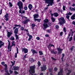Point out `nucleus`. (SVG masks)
I'll use <instances>...</instances> for the list:
<instances>
[{
  "instance_id": "nucleus-1",
  "label": "nucleus",
  "mask_w": 75,
  "mask_h": 75,
  "mask_svg": "<svg viewBox=\"0 0 75 75\" xmlns=\"http://www.w3.org/2000/svg\"><path fill=\"white\" fill-rule=\"evenodd\" d=\"M19 9L18 12L19 14H25V11L23 10L22 11V10L23 9V3L21 1H19L17 4Z\"/></svg>"
},
{
  "instance_id": "nucleus-2",
  "label": "nucleus",
  "mask_w": 75,
  "mask_h": 75,
  "mask_svg": "<svg viewBox=\"0 0 75 75\" xmlns=\"http://www.w3.org/2000/svg\"><path fill=\"white\" fill-rule=\"evenodd\" d=\"M30 69L29 70V71L30 75H34L32 74L35 73V65L32 66L30 67Z\"/></svg>"
},
{
  "instance_id": "nucleus-3",
  "label": "nucleus",
  "mask_w": 75,
  "mask_h": 75,
  "mask_svg": "<svg viewBox=\"0 0 75 75\" xmlns=\"http://www.w3.org/2000/svg\"><path fill=\"white\" fill-rule=\"evenodd\" d=\"M44 1H45V3L48 4L47 6V7H49L50 6H52V4H54V0H43Z\"/></svg>"
},
{
  "instance_id": "nucleus-4",
  "label": "nucleus",
  "mask_w": 75,
  "mask_h": 75,
  "mask_svg": "<svg viewBox=\"0 0 75 75\" xmlns=\"http://www.w3.org/2000/svg\"><path fill=\"white\" fill-rule=\"evenodd\" d=\"M59 21H60L59 22V24H60V25H62L63 26V25L64 24L66 23V21L64 19V18L63 17H60L59 19Z\"/></svg>"
},
{
  "instance_id": "nucleus-5",
  "label": "nucleus",
  "mask_w": 75,
  "mask_h": 75,
  "mask_svg": "<svg viewBox=\"0 0 75 75\" xmlns=\"http://www.w3.org/2000/svg\"><path fill=\"white\" fill-rule=\"evenodd\" d=\"M18 29H19V28H16L14 30V33L15 34V37L16 38V40H17L19 39V38H18V35H17L18 31Z\"/></svg>"
},
{
  "instance_id": "nucleus-6",
  "label": "nucleus",
  "mask_w": 75,
  "mask_h": 75,
  "mask_svg": "<svg viewBox=\"0 0 75 75\" xmlns=\"http://www.w3.org/2000/svg\"><path fill=\"white\" fill-rule=\"evenodd\" d=\"M40 68L41 69V71H45L47 69V67L46 66V65H43V66H41L40 67Z\"/></svg>"
},
{
  "instance_id": "nucleus-7",
  "label": "nucleus",
  "mask_w": 75,
  "mask_h": 75,
  "mask_svg": "<svg viewBox=\"0 0 75 75\" xmlns=\"http://www.w3.org/2000/svg\"><path fill=\"white\" fill-rule=\"evenodd\" d=\"M43 30H44V31H45L46 29L48 27H49V26L48 25V24L47 23H44L43 25Z\"/></svg>"
},
{
  "instance_id": "nucleus-8",
  "label": "nucleus",
  "mask_w": 75,
  "mask_h": 75,
  "mask_svg": "<svg viewBox=\"0 0 75 75\" xmlns=\"http://www.w3.org/2000/svg\"><path fill=\"white\" fill-rule=\"evenodd\" d=\"M57 50L58 52V54L59 55H61V54L62 53V51H63V49L60 48V47L57 48Z\"/></svg>"
},
{
  "instance_id": "nucleus-9",
  "label": "nucleus",
  "mask_w": 75,
  "mask_h": 75,
  "mask_svg": "<svg viewBox=\"0 0 75 75\" xmlns=\"http://www.w3.org/2000/svg\"><path fill=\"white\" fill-rule=\"evenodd\" d=\"M1 65H4V66L5 67L4 70L7 71V65L6 64H5V62H1Z\"/></svg>"
},
{
  "instance_id": "nucleus-10",
  "label": "nucleus",
  "mask_w": 75,
  "mask_h": 75,
  "mask_svg": "<svg viewBox=\"0 0 75 75\" xmlns=\"http://www.w3.org/2000/svg\"><path fill=\"white\" fill-rule=\"evenodd\" d=\"M22 52H24L25 54H26L28 52V50L25 48H23L22 49Z\"/></svg>"
},
{
  "instance_id": "nucleus-11",
  "label": "nucleus",
  "mask_w": 75,
  "mask_h": 75,
  "mask_svg": "<svg viewBox=\"0 0 75 75\" xmlns=\"http://www.w3.org/2000/svg\"><path fill=\"white\" fill-rule=\"evenodd\" d=\"M31 51L32 54H33V55H34L35 54H38V52H37V51L36 50H35L34 49H31Z\"/></svg>"
},
{
  "instance_id": "nucleus-12",
  "label": "nucleus",
  "mask_w": 75,
  "mask_h": 75,
  "mask_svg": "<svg viewBox=\"0 0 75 75\" xmlns=\"http://www.w3.org/2000/svg\"><path fill=\"white\" fill-rule=\"evenodd\" d=\"M63 72L64 71L62 69L60 70L59 71L58 73V75H63Z\"/></svg>"
},
{
  "instance_id": "nucleus-13",
  "label": "nucleus",
  "mask_w": 75,
  "mask_h": 75,
  "mask_svg": "<svg viewBox=\"0 0 75 75\" xmlns=\"http://www.w3.org/2000/svg\"><path fill=\"white\" fill-rule=\"evenodd\" d=\"M33 18L34 20L35 19H36L37 18H38L39 17V15L38 14H35L33 15Z\"/></svg>"
},
{
  "instance_id": "nucleus-14",
  "label": "nucleus",
  "mask_w": 75,
  "mask_h": 75,
  "mask_svg": "<svg viewBox=\"0 0 75 75\" xmlns=\"http://www.w3.org/2000/svg\"><path fill=\"white\" fill-rule=\"evenodd\" d=\"M30 21V19H27L24 21H23V24H26L27 23H28V22Z\"/></svg>"
},
{
  "instance_id": "nucleus-15",
  "label": "nucleus",
  "mask_w": 75,
  "mask_h": 75,
  "mask_svg": "<svg viewBox=\"0 0 75 75\" xmlns=\"http://www.w3.org/2000/svg\"><path fill=\"white\" fill-rule=\"evenodd\" d=\"M7 36L8 37H10L12 35V34H13V33L11 32H11H8V33H7Z\"/></svg>"
},
{
  "instance_id": "nucleus-16",
  "label": "nucleus",
  "mask_w": 75,
  "mask_h": 75,
  "mask_svg": "<svg viewBox=\"0 0 75 75\" xmlns=\"http://www.w3.org/2000/svg\"><path fill=\"white\" fill-rule=\"evenodd\" d=\"M16 51L17 53H15V58H17V54H18V49L17 47H16Z\"/></svg>"
},
{
  "instance_id": "nucleus-17",
  "label": "nucleus",
  "mask_w": 75,
  "mask_h": 75,
  "mask_svg": "<svg viewBox=\"0 0 75 75\" xmlns=\"http://www.w3.org/2000/svg\"><path fill=\"white\" fill-rule=\"evenodd\" d=\"M34 20L35 22H36L37 21V22H39V23H40V22L41 21V19L36 18L35 19V20Z\"/></svg>"
},
{
  "instance_id": "nucleus-18",
  "label": "nucleus",
  "mask_w": 75,
  "mask_h": 75,
  "mask_svg": "<svg viewBox=\"0 0 75 75\" xmlns=\"http://www.w3.org/2000/svg\"><path fill=\"white\" fill-rule=\"evenodd\" d=\"M51 52L52 54H55V55H56L57 53V51L54 52V50L53 49L52 50H51Z\"/></svg>"
},
{
  "instance_id": "nucleus-19",
  "label": "nucleus",
  "mask_w": 75,
  "mask_h": 75,
  "mask_svg": "<svg viewBox=\"0 0 75 75\" xmlns=\"http://www.w3.org/2000/svg\"><path fill=\"white\" fill-rule=\"evenodd\" d=\"M28 8L30 10H31V9L33 8V5L31 4H29L28 6Z\"/></svg>"
},
{
  "instance_id": "nucleus-20",
  "label": "nucleus",
  "mask_w": 75,
  "mask_h": 75,
  "mask_svg": "<svg viewBox=\"0 0 75 75\" xmlns=\"http://www.w3.org/2000/svg\"><path fill=\"white\" fill-rule=\"evenodd\" d=\"M13 68L15 71H17V70H18L19 69L18 67H15L13 66Z\"/></svg>"
},
{
  "instance_id": "nucleus-21",
  "label": "nucleus",
  "mask_w": 75,
  "mask_h": 75,
  "mask_svg": "<svg viewBox=\"0 0 75 75\" xmlns=\"http://www.w3.org/2000/svg\"><path fill=\"white\" fill-rule=\"evenodd\" d=\"M15 26L14 27H13V29H14L16 28V27H19V28H20V27H21V25L19 24V25H14Z\"/></svg>"
},
{
  "instance_id": "nucleus-22",
  "label": "nucleus",
  "mask_w": 75,
  "mask_h": 75,
  "mask_svg": "<svg viewBox=\"0 0 75 75\" xmlns=\"http://www.w3.org/2000/svg\"><path fill=\"white\" fill-rule=\"evenodd\" d=\"M65 56V54L64 53L62 54V57L61 58V59H62V62H63L64 61V57Z\"/></svg>"
},
{
  "instance_id": "nucleus-23",
  "label": "nucleus",
  "mask_w": 75,
  "mask_h": 75,
  "mask_svg": "<svg viewBox=\"0 0 75 75\" xmlns=\"http://www.w3.org/2000/svg\"><path fill=\"white\" fill-rule=\"evenodd\" d=\"M71 20H75V14H73L71 17Z\"/></svg>"
},
{
  "instance_id": "nucleus-24",
  "label": "nucleus",
  "mask_w": 75,
  "mask_h": 75,
  "mask_svg": "<svg viewBox=\"0 0 75 75\" xmlns=\"http://www.w3.org/2000/svg\"><path fill=\"white\" fill-rule=\"evenodd\" d=\"M45 23H47L48 21H49V20L47 19H45L43 21Z\"/></svg>"
},
{
  "instance_id": "nucleus-25",
  "label": "nucleus",
  "mask_w": 75,
  "mask_h": 75,
  "mask_svg": "<svg viewBox=\"0 0 75 75\" xmlns=\"http://www.w3.org/2000/svg\"><path fill=\"white\" fill-rule=\"evenodd\" d=\"M54 17H58V16H59V14L57 13H54Z\"/></svg>"
},
{
  "instance_id": "nucleus-26",
  "label": "nucleus",
  "mask_w": 75,
  "mask_h": 75,
  "mask_svg": "<svg viewBox=\"0 0 75 75\" xmlns=\"http://www.w3.org/2000/svg\"><path fill=\"white\" fill-rule=\"evenodd\" d=\"M39 55H43V52L42 51H39Z\"/></svg>"
},
{
  "instance_id": "nucleus-27",
  "label": "nucleus",
  "mask_w": 75,
  "mask_h": 75,
  "mask_svg": "<svg viewBox=\"0 0 75 75\" xmlns=\"http://www.w3.org/2000/svg\"><path fill=\"white\" fill-rule=\"evenodd\" d=\"M37 64L38 65V67H40V66L41 65V62H40V61H38Z\"/></svg>"
},
{
  "instance_id": "nucleus-28",
  "label": "nucleus",
  "mask_w": 75,
  "mask_h": 75,
  "mask_svg": "<svg viewBox=\"0 0 75 75\" xmlns=\"http://www.w3.org/2000/svg\"><path fill=\"white\" fill-rule=\"evenodd\" d=\"M31 26L32 27L33 30H34V28L35 26V25L34 23H32L31 24Z\"/></svg>"
},
{
  "instance_id": "nucleus-29",
  "label": "nucleus",
  "mask_w": 75,
  "mask_h": 75,
  "mask_svg": "<svg viewBox=\"0 0 75 75\" xmlns=\"http://www.w3.org/2000/svg\"><path fill=\"white\" fill-rule=\"evenodd\" d=\"M46 31L47 32V33H49L50 34V33H51V29H48V30H46Z\"/></svg>"
},
{
  "instance_id": "nucleus-30",
  "label": "nucleus",
  "mask_w": 75,
  "mask_h": 75,
  "mask_svg": "<svg viewBox=\"0 0 75 75\" xmlns=\"http://www.w3.org/2000/svg\"><path fill=\"white\" fill-rule=\"evenodd\" d=\"M8 16H9L8 13H6V15H5L4 16V18H7L8 17Z\"/></svg>"
},
{
  "instance_id": "nucleus-31",
  "label": "nucleus",
  "mask_w": 75,
  "mask_h": 75,
  "mask_svg": "<svg viewBox=\"0 0 75 75\" xmlns=\"http://www.w3.org/2000/svg\"><path fill=\"white\" fill-rule=\"evenodd\" d=\"M74 46H73L70 48V50L71 52H72V51H73V50H74Z\"/></svg>"
},
{
  "instance_id": "nucleus-32",
  "label": "nucleus",
  "mask_w": 75,
  "mask_h": 75,
  "mask_svg": "<svg viewBox=\"0 0 75 75\" xmlns=\"http://www.w3.org/2000/svg\"><path fill=\"white\" fill-rule=\"evenodd\" d=\"M30 61H33V62H34V60L33 58H30L29 59Z\"/></svg>"
},
{
  "instance_id": "nucleus-33",
  "label": "nucleus",
  "mask_w": 75,
  "mask_h": 75,
  "mask_svg": "<svg viewBox=\"0 0 75 75\" xmlns=\"http://www.w3.org/2000/svg\"><path fill=\"white\" fill-rule=\"evenodd\" d=\"M15 43V41H12V45L13 46H14V47H15L16 46V44H14Z\"/></svg>"
},
{
  "instance_id": "nucleus-34",
  "label": "nucleus",
  "mask_w": 75,
  "mask_h": 75,
  "mask_svg": "<svg viewBox=\"0 0 75 75\" xmlns=\"http://www.w3.org/2000/svg\"><path fill=\"white\" fill-rule=\"evenodd\" d=\"M51 18L52 22H55V19L53 17H51Z\"/></svg>"
},
{
  "instance_id": "nucleus-35",
  "label": "nucleus",
  "mask_w": 75,
  "mask_h": 75,
  "mask_svg": "<svg viewBox=\"0 0 75 75\" xmlns=\"http://www.w3.org/2000/svg\"><path fill=\"white\" fill-rule=\"evenodd\" d=\"M10 40H12V41H14V38L13 36L11 37L10 38Z\"/></svg>"
},
{
  "instance_id": "nucleus-36",
  "label": "nucleus",
  "mask_w": 75,
  "mask_h": 75,
  "mask_svg": "<svg viewBox=\"0 0 75 75\" xmlns=\"http://www.w3.org/2000/svg\"><path fill=\"white\" fill-rule=\"evenodd\" d=\"M48 71L50 72H51V73H52V69L51 68H49L48 69Z\"/></svg>"
},
{
  "instance_id": "nucleus-37",
  "label": "nucleus",
  "mask_w": 75,
  "mask_h": 75,
  "mask_svg": "<svg viewBox=\"0 0 75 75\" xmlns=\"http://www.w3.org/2000/svg\"><path fill=\"white\" fill-rule=\"evenodd\" d=\"M70 17V16H69L67 15V16H66V18H67V20H69V17Z\"/></svg>"
},
{
  "instance_id": "nucleus-38",
  "label": "nucleus",
  "mask_w": 75,
  "mask_h": 75,
  "mask_svg": "<svg viewBox=\"0 0 75 75\" xmlns=\"http://www.w3.org/2000/svg\"><path fill=\"white\" fill-rule=\"evenodd\" d=\"M72 13H71V12H69V13H67L66 15H69V16H71V15H72Z\"/></svg>"
},
{
  "instance_id": "nucleus-39",
  "label": "nucleus",
  "mask_w": 75,
  "mask_h": 75,
  "mask_svg": "<svg viewBox=\"0 0 75 75\" xmlns=\"http://www.w3.org/2000/svg\"><path fill=\"white\" fill-rule=\"evenodd\" d=\"M63 31L64 33H66V32H67V30H66V28H65V27L63 28Z\"/></svg>"
},
{
  "instance_id": "nucleus-40",
  "label": "nucleus",
  "mask_w": 75,
  "mask_h": 75,
  "mask_svg": "<svg viewBox=\"0 0 75 75\" xmlns=\"http://www.w3.org/2000/svg\"><path fill=\"white\" fill-rule=\"evenodd\" d=\"M21 31H23V30H25L24 29V27L23 26H22L21 28Z\"/></svg>"
},
{
  "instance_id": "nucleus-41",
  "label": "nucleus",
  "mask_w": 75,
  "mask_h": 75,
  "mask_svg": "<svg viewBox=\"0 0 75 75\" xmlns=\"http://www.w3.org/2000/svg\"><path fill=\"white\" fill-rule=\"evenodd\" d=\"M72 40V37L71 36V37L69 38V41H71Z\"/></svg>"
},
{
  "instance_id": "nucleus-42",
  "label": "nucleus",
  "mask_w": 75,
  "mask_h": 75,
  "mask_svg": "<svg viewBox=\"0 0 75 75\" xmlns=\"http://www.w3.org/2000/svg\"><path fill=\"white\" fill-rule=\"evenodd\" d=\"M51 48V44H50L48 46V49H50V48Z\"/></svg>"
},
{
  "instance_id": "nucleus-43",
  "label": "nucleus",
  "mask_w": 75,
  "mask_h": 75,
  "mask_svg": "<svg viewBox=\"0 0 75 75\" xmlns=\"http://www.w3.org/2000/svg\"><path fill=\"white\" fill-rule=\"evenodd\" d=\"M54 69L55 72H57V71H58V68L56 67H55L54 68Z\"/></svg>"
},
{
  "instance_id": "nucleus-44",
  "label": "nucleus",
  "mask_w": 75,
  "mask_h": 75,
  "mask_svg": "<svg viewBox=\"0 0 75 75\" xmlns=\"http://www.w3.org/2000/svg\"><path fill=\"white\" fill-rule=\"evenodd\" d=\"M55 28H56V29H58L59 28V26H58V25H56L55 26Z\"/></svg>"
},
{
  "instance_id": "nucleus-45",
  "label": "nucleus",
  "mask_w": 75,
  "mask_h": 75,
  "mask_svg": "<svg viewBox=\"0 0 75 75\" xmlns=\"http://www.w3.org/2000/svg\"><path fill=\"white\" fill-rule=\"evenodd\" d=\"M9 71L10 74H11L13 72V71H11L10 69L9 70Z\"/></svg>"
},
{
  "instance_id": "nucleus-46",
  "label": "nucleus",
  "mask_w": 75,
  "mask_h": 75,
  "mask_svg": "<svg viewBox=\"0 0 75 75\" xmlns=\"http://www.w3.org/2000/svg\"><path fill=\"white\" fill-rule=\"evenodd\" d=\"M9 4L10 7H12V6H13V4H11V2H10L9 3Z\"/></svg>"
},
{
  "instance_id": "nucleus-47",
  "label": "nucleus",
  "mask_w": 75,
  "mask_h": 75,
  "mask_svg": "<svg viewBox=\"0 0 75 75\" xmlns=\"http://www.w3.org/2000/svg\"><path fill=\"white\" fill-rule=\"evenodd\" d=\"M4 42H3V43L2 44L0 45V48H1V47L4 45Z\"/></svg>"
},
{
  "instance_id": "nucleus-48",
  "label": "nucleus",
  "mask_w": 75,
  "mask_h": 75,
  "mask_svg": "<svg viewBox=\"0 0 75 75\" xmlns=\"http://www.w3.org/2000/svg\"><path fill=\"white\" fill-rule=\"evenodd\" d=\"M28 9V8L27 6H25L24 7V10H27V9Z\"/></svg>"
},
{
  "instance_id": "nucleus-49",
  "label": "nucleus",
  "mask_w": 75,
  "mask_h": 75,
  "mask_svg": "<svg viewBox=\"0 0 75 75\" xmlns=\"http://www.w3.org/2000/svg\"><path fill=\"white\" fill-rule=\"evenodd\" d=\"M52 59H53V60H54V61H57V59L56 58H54V57H51Z\"/></svg>"
},
{
  "instance_id": "nucleus-50",
  "label": "nucleus",
  "mask_w": 75,
  "mask_h": 75,
  "mask_svg": "<svg viewBox=\"0 0 75 75\" xmlns=\"http://www.w3.org/2000/svg\"><path fill=\"white\" fill-rule=\"evenodd\" d=\"M11 47H10V46H9V47H8V50H9V49H10V51H11Z\"/></svg>"
},
{
  "instance_id": "nucleus-51",
  "label": "nucleus",
  "mask_w": 75,
  "mask_h": 75,
  "mask_svg": "<svg viewBox=\"0 0 75 75\" xmlns=\"http://www.w3.org/2000/svg\"><path fill=\"white\" fill-rule=\"evenodd\" d=\"M8 48L10 47V42L9 40H8Z\"/></svg>"
},
{
  "instance_id": "nucleus-52",
  "label": "nucleus",
  "mask_w": 75,
  "mask_h": 75,
  "mask_svg": "<svg viewBox=\"0 0 75 75\" xmlns=\"http://www.w3.org/2000/svg\"><path fill=\"white\" fill-rule=\"evenodd\" d=\"M14 74H16V75H17V74H18V73L16 71H14Z\"/></svg>"
},
{
  "instance_id": "nucleus-53",
  "label": "nucleus",
  "mask_w": 75,
  "mask_h": 75,
  "mask_svg": "<svg viewBox=\"0 0 75 75\" xmlns=\"http://www.w3.org/2000/svg\"><path fill=\"white\" fill-rule=\"evenodd\" d=\"M28 37H29V38H33V36H32V35H28Z\"/></svg>"
},
{
  "instance_id": "nucleus-54",
  "label": "nucleus",
  "mask_w": 75,
  "mask_h": 75,
  "mask_svg": "<svg viewBox=\"0 0 75 75\" xmlns=\"http://www.w3.org/2000/svg\"><path fill=\"white\" fill-rule=\"evenodd\" d=\"M67 71H68V73H71V72H72V71H71V70H68Z\"/></svg>"
},
{
  "instance_id": "nucleus-55",
  "label": "nucleus",
  "mask_w": 75,
  "mask_h": 75,
  "mask_svg": "<svg viewBox=\"0 0 75 75\" xmlns=\"http://www.w3.org/2000/svg\"><path fill=\"white\" fill-rule=\"evenodd\" d=\"M63 10H64V11H65V6H63Z\"/></svg>"
},
{
  "instance_id": "nucleus-56",
  "label": "nucleus",
  "mask_w": 75,
  "mask_h": 75,
  "mask_svg": "<svg viewBox=\"0 0 75 75\" xmlns=\"http://www.w3.org/2000/svg\"><path fill=\"white\" fill-rule=\"evenodd\" d=\"M62 34H63V32H61L60 33V36H62Z\"/></svg>"
},
{
  "instance_id": "nucleus-57",
  "label": "nucleus",
  "mask_w": 75,
  "mask_h": 75,
  "mask_svg": "<svg viewBox=\"0 0 75 75\" xmlns=\"http://www.w3.org/2000/svg\"><path fill=\"white\" fill-rule=\"evenodd\" d=\"M5 18V20L6 21H8V20H9V19L8 18Z\"/></svg>"
},
{
  "instance_id": "nucleus-58",
  "label": "nucleus",
  "mask_w": 75,
  "mask_h": 75,
  "mask_svg": "<svg viewBox=\"0 0 75 75\" xmlns=\"http://www.w3.org/2000/svg\"><path fill=\"white\" fill-rule=\"evenodd\" d=\"M36 39H37V40H40V38L39 37H37L36 38Z\"/></svg>"
},
{
  "instance_id": "nucleus-59",
  "label": "nucleus",
  "mask_w": 75,
  "mask_h": 75,
  "mask_svg": "<svg viewBox=\"0 0 75 75\" xmlns=\"http://www.w3.org/2000/svg\"><path fill=\"white\" fill-rule=\"evenodd\" d=\"M50 14H51V16L52 17H53V16H54V13H50Z\"/></svg>"
},
{
  "instance_id": "nucleus-60",
  "label": "nucleus",
  "mask_w": 75,
  "mask_h": 75,
  "mask_svg": "<svg viewBox=\"0 0 75 75\" xmlns=\"http://www.w3.org/2000/svg\"><path fill=\"white\" fill-rule=\"evenodd\" d=\"M75 11V7H74V8H72V9L71 10V11Z\"/></svg>"
},
{
  "instance_id": "nucleus-61",
  "label": "nucleus",
  "mask_w": 75,
  "mask_h": 75,
  "mask_svg": "<svg viewBox=\"0 0 75 75\" xmlns=\"http://www.w3.org/2000/svg\"><path fill=\"white\" fill-rule=\"evenodd\" d=\"M45 37H49V35L48 34H46L45 35Z\"/></svg>"
},
{
  "instance_id": "nucleus-62",
  "label": "nucleus",
  "mask_w": 75,
  "mask_h": 75,
  "mask_svg": "<svg viewBox=\"0 0 75 75\" xmlns=\"http://www.w3.org/2000/svg\"><path fill=\"white\" fill-rule=\"evenodd\" d=\"M27 54H25V55H24V56H23V57L24 58H26V56H27Z\"/></svg>"
},
{
  "instance_id": "nucleus-63",
  "label": "nucleus",
  "mask_w": 75,
  "mask_h": 75,
  "mask_svg": "<svg viewBox=\"0 0 75 75\" xmlns=\"http://www.w3.org/2000/svg\"><path fill=\"white\" fill-rule=\"evenodd\" d=\"M72 24H74V25H75V21H73V22L72 23Z\"/></svg>"
},
{
  "instance_id": "nucleus-64",
  "label": "nucleus",
  "mask_w": 75,
  "mask_h": 75,
  "mask_svg": "<svg viewBox=\"0 0 75 75\" xmlns=\"http://www.w3.org/2000/svg\"><path fill=\"white\" fill-rule=\"evenodd\" d=\"M42 60H43V61H46V60H45V59L44 58H43Z\"/></svg>"
}]
</instances>
